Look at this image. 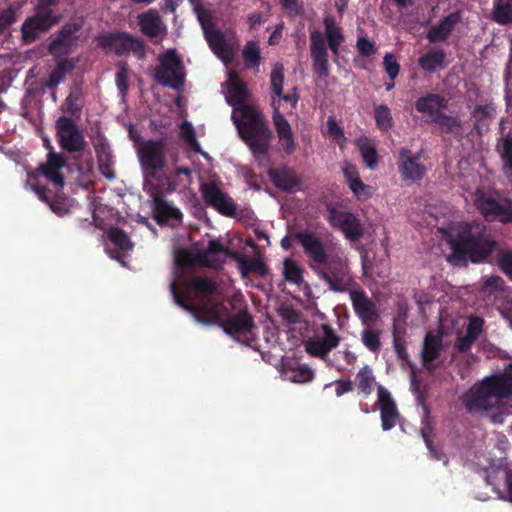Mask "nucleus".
Instances as JSON below:
<instances>
[{
  "label": "nucleus",
  "mask_w": 512,
  "mask_h": 512,
  "mask_svg": "<svg viewBox=\"0 0 512 512\" xmlns=\"http://www.w3.org/2000/svg\"><path fill=\"white\" fill-rule=\"evenodd\" d=\"M233 251L225 248L218 240H210L206 250L194 253L191 250L179 248L174 251L175 280L170 284V291L174 301L191 312L198 322L220 323L225 332L237 341L248 343L254 339V324L250 315L241 310L237 313H228L222 304V297L215 282L207 278H194L185 286V297L190 304L184 303L177 291L182 285L185 273L195 265L208 266L214 269L222 267L226 258H230Z\"/></svg>",
  "instance_id": "nucleus-1"
},
{
  "label": "nucleus",
  "mask_w": 512,
  "mask_h": 512,
  "mask_svg": "<svg viewBox=\"0 0 512 512\" xmlns=\"http://www.w3.org/2000/svg\"><path fill=\"white\" fill-rule=\"evenodd\" d=\"M223 88L228 104L234 107L232 119L241 138L252 151L256 161L262 164L269 148L270 129L256 107L245 102L248 92L235 72H229Z\"/></svg>",
  "instance_id": "nucleus-2"
},
{
  "label": "nucleus",
  "mask_w": 512,
  "mask_h": 512,
  "mask_svg": "<svg viewBox=\"0 0 512 512\" xmlns=\"http://www.w3.org/2000/svg\"><path fill=\"white\" fill-rule=\"evenodd\" d=\"M512 396V363L503 372L485 377L464 395L463 403L469 412H486L492 423L502 424L509 412Z\"/></svg>",
  "instance_id": "nucleus-3"
},
{
  "label": "nucleus",
  "mask_w": 512,
  "mask_h": 512,
  "mask_svg": "<svg viewBox=\"0 0 512 512\" xmlns=\"http://www.w3.org/2000/svg\"><path fill=\"white\" fill-rule=\"evenodd\" d=\"M447 241L453 254L448 261L457 264L458 258H467L473 263H480L492 253L496 246L486 227L477 221L450 222L438 228Z\"/></svg>",
  "instance_id": "nucleus-4"
},
{
  "label": "nucleus",
  "mask_w": 512,
  "mask_h": 512,
  "mask_svg": "<svg viewBox=\"0 0 512 512\" xmlns=\"http://www.w3.org/2000/svg\"><path fill=\"white\" fill-rule=\"evenodd\" d=\"M270 84L272 89V122L278 137V143L280 148L287 155H291L296 149V142L292 127L286 119L285 114L292 112L299 97L295 88H292L289 92L283 94L284 69L280 64H276L273 67L270 75Z\"/></svg>",
  "instance_id": "nucleus-5"
},
{
  "label": "nucleus",
  "mask_w": 512,
  "mask_h": 512,
  "mask_svg": "<svg viewBox=\"0 0 512 512\" xmlns=\"http://www.w3.org/2000/svg\"><path fill=\"white\" fill-rule=\"evenodd\" d=\"M166 147L160 141H147L138 148V157L144 175V190L147 193H153V187H159L160 190L172 192L176 189L175 178L180 175H190L188 168L178 167L173 170L166 169L163 177L160 172L165 167Z\"/></svg>",
  "instance_id": "nucleus-6"
},
{
  "label": "nucleus",
  "mask_w": 512,
  "mask_h": 512,
  "mask_svg": "<svg viewBox=\"0 0 512 512\" xmlns=\"http://www.w3.org/2000/svg\"><path fill=\"white\" fill-rule=\"evenodd\" d=\"M325 34L318 30L310 33V52L313 62V70L321 79H326L329 75L328 46L334 55L339 54V48L344 42L342 28L336 23L335 19L327 15L323 20Z\"/></svg>",
  "instance_id": "nucleus-7"
},
{
  "label": "nucleus",
  "mask_w": 512,
  "mask_h": 512,
  "mask_svg": "<svg viewBox=\"0 0 512 512\" xmlns=\"http://www.w3.org/2000/svg\"><path fill=\"white\" fill-rule=\"evenodd\" d=\"M80 24L68 23L59 31L55 39L49 45V52L57 58V67L50 74L46 86L53 88L61 83L65 75L74 68V61L63 56L70 53L75 44V33L79 30Z\"/></svg>",
  "instance_id": "nucleus-8"
},
{
  "label": "nucleus",
  "mask_w": 512,
  "mask_h": 512,
  "mask_svg": "<svg viewBox=\"0 0 512 512\" xmlns=\"http://www.w3.org/2000/svg\"><path fill=\"white\" fill-rule=\"evenodd\" d=\"M56 2L57 0H40V7L36 14L22 25V37L25 42H33L61 20L60 14H55L48 8Z\"/></svg>",
  "instance_id": "nucleus-9"
},
{
  "label": "nucleus",
  "mask_w": 512,
  "mask_h": 512,
  "mask_svg": "<svg viewBox=\"0 0 512 512\" xmlns=\"http://www.w3.org/2000/svg\"><path fill=\"white\" fill-rule=\"evenodd\" d=\"M159 66L155 70L156 80L167 87L179 89L184 84L185 73L180 57L174 49L160 54Z\"/></svg>",
  "instance_id": "nucleus-10"
},
{
  "label": "nucleus",
  "mask_w": 512,
  "mask_h": 512,
  "mask_svg": "<svg viewBox=\"0 0 512 512\" xmlns=\"http://www.w3.org/2000/svg\"><path fill=\"white\" fill-rule=\"evenodd\" d=\"M325 218L333 229L342 232L349 241H357L364 235L363 224L351 211L329 204L326 208Z\"/></svg>",
  "instance_id": "nucleus-11"
},
{
  "label": "nucleus",
  "mask_w": 512,
  "mask_h": 512,
  "mask_svg": "<svg viewBox=\"0 0 512 512\" xmlns=\"http://www.w3.org/2000/svg\"><path fill=\"white\" fill-rule=\"evenodd\" d=\"M340 337L328 324H322L315 333L307 338L303 345L305 351L313 357L320 358L326 363L330 352L340 344Z\"/></svg>",
  "instance_id": "nucleus-12"
},
{
  "label": "nucleus",
  "mask_w": 512,
  "mask_h": 512,
  "mask_svg": "<svg viewBox=\"0 0 512 512\" xmlns=\"http://www.w3.org/2000/svg\"><path fill=\"white\" fill-rule=\"evenodd\" d=\"M326 265L330 273L319 270V276L327 283L330 290L334 292L346 291L352 283V278L347 271L343 253L337 254V258L329 261Z\"/></svg>",
  "instance_id": "nucleus-13"
},
{
  "label": "nucleus",
  "mask_w": 512,
  "mask_h": 512,
  "mask_svg": "<svg viewBox=\"0 0 512 512\" xmlns=\"http://www.w3.org/2000/svg\"><path fill=\"white\" fill-rule=\"evenodd\" d=\"M201 23L205 38L214 52V54L220 58L225 65L231 61L235 54L234 45L224 39V36L206 20L202 14L198 15Z\"/></svg>",
  "instance_id": "nucleus-14"
},
{
  "label": "nucleus",
  "mask_w": 512,
  "mask_h": 512,
  "mask_svg": "<svg viewBox=\"0 0 512 512\" xmlns=\"http://www.w3.org/2000/svg\"><path fill=\"white\" fill-rule=\"evenodd\" d=\"M56 133L60 146L69 152L82 150L84 137L75 122L68 117H59L56 121Z\"/></svg>",
  "instance_id": "nucleus-15"
},
{
  "label": "nucleus",
  "mask_w": 512,
  "mask_h": 512,
  "mask_svg": "<svg viewBox=\"0 0 512 512\" xmlns=\"http://www.w3.org/2000/svg\"><path fill=\"white\" fill-rule=\"evenodd\" d=\"M445 349L443 344V333L441 331H430L426 334L421 351L422 362L425 368L433 370L442 362V352Z\"/></svg>",
  "instance_id": "nucleus-16"
},
{
  "label": "nucleus",
  "mask_w": 512,
  "mask_h": 512,
  "mask_svg": "<svg viewBox=\"0 0 512 512\" xmlns=\"http://www.w3.org/2000/svg\"><path fill=\"white\" fill-rule=\"evenodd\" d=\"M397 166L402 179L406 182L418 181L426 173V168L421 162V156L404 148L399 151Z\"/></svg>",
  "instance_id": "nucleus-17"
},
{
  "label": "nucleus",
  "mask_w": 512,
  "mask_h": 512,
  "mask_svg": "<svg viewBox=\"0 0 512 512\" xmlns=\"http://www.w3.org/2000/svg\"><path fill=\"white\" fill-rule=\"evenodd\" d=\"M153 193H148L153 202V212L155 219L159 224H174L179 223L182 220V212L170 201L163 198L159 187H153Z\"/></svg>",
  "instance_id": "nucleus-18"
},
{
  "label": "nucleus",
  "mask_w": 512,
  "mask_h": 512,
  "mask_svg": "<svg viewBox=\"0 0 512 512\" xmlns=\"http://www.w3.org/2000/svg\"><path fill=\"white\" fill-rule=\"evenodd\" d=\"M295 239L302 246L306 256L316 264H328L330 261L322 240L310 230H302L295 234Z\"/></svg>",
  "instance_id": "nucleus-19"
},
{
  "label": "nucleus",
  "mask_w": 512,
  "mask_h": 512,
  "mask_svg": "<svg viewBox=\"0 0 512 512\" xmlns=\"http://www.w3.org/2000/svg\"><path fill=\"white\" fill-rule=\"evenodd\" d=\"M201 192L205 202L218 212L227 216H232L235 213L236 208L233 200L223 193L216 184L203 183Z\"/></svg>",
  "instance_id": "nucleus-20"
},
{
  "label": "nucleus",
  "mask_w": 512,
  "mask_h": 512,
  "mask_svg": "<svg viewBox=\"0 0 512 512\" xmlns=\"http://www.w3.org/2000/svg\"><path fill=\"white\" fill-rule=\"evenodd\" d=\"M137 18L140 30L147 37L161 41L167 35V26L156 10H148Z\"/></svg>",
  "instance_id": "nucleus-21"
},
{
  "label": "nucleus",
  "mask_w": 512,
  "mask_h": 512,
  "mask_svg": "<svg viewBox=\"0 0 512 512\" xmlns=\"http://www.w3.org/2000/svg\"><path fill=\"white\" fill-rule=\"evenodd\" d=\"M377 394L381 411L382 429L387 431L396 425L399 419V413L390 392L386 388L379 386Z\"/></svg>",
  "instance_id": "nucleus-22"
},
{
  "label": "nucleus",
  "mask_w": 512,
  "mask_h": 512,
  "mask_svg": "<svg viewBox=\"0 0 512 512\" xmlns=\"http://www.w3.org/2000/svg\"><path fill=\"white\" fill-rule=\"evenodd\" d=\"M111 48L118 54L132 52L137 58L145 57V48L143 42L126 33L113 34L109 37Z\"/></svg>",
  "instance_id": "nucleus-23"
},
{
  "label": "nucleus",
  "mask_w": 512,
  "mask_h": 512,
  "mask_svg": "<svg viewBox=\"0 0 512 512\" xmlns=\"http://www.w3.org/2000/svg\"><path fill=\"white\" fill-rule=\"evenodd\" d=\"M350 299L357 316L363 324H369L376 320L377 312L375 304L367 297L363 290H350Z\"/></svg>",
  "instance_id": "nucleus-24"
},
{
  "label": "nucleus",
  "mask_w": 512,
  "mask_h": 512,
  "mask_svg": "<svg viewBox=\"0 0 512 512\" xmlns=\"http://www.w3.org/2000/svg\"><path fill=\"white\" fill-rule=\"evenodd\" d=\"M66 162L62 155L50 152L47 156L46 163L40 166L41 174L52 182L56 187L64 186V178L60 170L65 167Z\"/></svg>",
  "instance_id": "nucleus-25"
},
{
  "label": "nucleus",
  "mask_w": 512,
  "mask_h": 512,
  "mask_svg": "<svg viewBox=\"0 0 512 512\" xmlns=\"http://www.w3.org/2000/svg\"><path fill=\"white\" fill-rule=\"evenodd\" d=\"M230 258L237 263L242 278H247L250 274L263 277L268 273L267 266L261 257L249 258L245 254L233 252Z\"/></svg>",
  "instance_id": "nucleus-26"
},
{
  "label": "nucleus",
  "mask_w": 512,
  "mask_h": 512,
  "mask_svg": "<svg viewBox=\"0 0 512 512\" xmlns=\"http://www.w3.org/2000/svg\"><path fill=\"white\" fill-rule=\"evenodd\" d=\"M460 16L458 13H452L446 16L437 25L432 26L428 33L427 38L430 42L444 41L453 30L454 26L459 22Z\"/></svg>",
  "instance_id": "nucleus-27"
},
{
  "label": "nucleus",
  "mask_w": 512,
  "mask_h": 512,
  "mask_svg": "<svg viewBox=\"0 0 512 512\" xmlns=\"http://www.w3.org/2000/svg\"><path fill=\"white\" fill-rule=\"evenodd\" d=\"M445 106V99L439 95H427L419 98L416 102V109L423 114H427L431 121L441 113Z\"/></svg>",
  "instance_id": "nucleus-28"
},
{
  "label": "nucleus",
  "mask_w": 512,
  "mask_h": 512,
  "mask_svg": "<svg viewBox=\"0 0 512 512\" xmlns=\"http://www.w3.org/2000/svg\"><path fill=\"white\" fill-rule=\"evenodd\" d=\"M445 53L441 49H432L423 54L419 60V66L426 72L433 73L444 67Z\"/></svg>",
  "instance_id": "nucleus-29"
},
{
  "label": "nucleus",
  "mask_w": 512,
  "mask_h": 512,
  "mask_svg": "<svg viewBox=\"0 0 512 512\" xmlns=\"http://www.w3.org/2000/svg\"><path fill=\"white\" fill-rule=\"evenodd\" d=\"M356 145L359 149L361 157L365 165L370 169L374 170L378 163L376 144L373 140L366 137L357 139Z\"/></svg>",
  "instance_id": "nucleus-30"
},
{
  "label": "nucleus",
  "mask_w": 512,
  "mask_h": 512,
  "mask_svg": "<svg viewBox=\"0 0 512 512\" xmlns=\"http://www.w3.org/2000/svg\"><path fill=\"white\" fill-rule=\"evenodd\" d=\"M357 361V355L352 352L349 348H345L343 350H339L333 354V356H329L326 359V365L330 367H334L338 371H342L345 369L344 364L348 366H353Z\"/></svg>",
  "instance_id": "nucleus-31"
},
{
  "label": "nucleus",
  "mask_w": 512,
  "mask_h": 512,
  "mask_svg": "<svg viewBox=\"0 0 512 512\" xmlns=\"http://www.w3.org/2000/svg\"><path fill=\"white\" fill-rule=\"evenodd\" d=\"M493 20L501 25L512 22V0H494L492 9Z\"/></svg>",
  "instance_id": "nucleus-32"
},
{
  "label": "nucleus",
  "mask_w": 512,
  "mask_h": 512,
  "mask_svg": "<svg viewBox=\"0 0 512 512\" xmlns=\"http://www.w3.org/2000/svg\"><path fill=\"white\" fill-rule=\"evenodd\" d=\"M497 151L502 159L506 174L512 177V136L510 134L503 136L499 140Z\"/></svg>",
  "instance_id": "nucleus-33"
},
{
  "label": "nucleus",
  "mask_w": 512,
  "mask_h": 512,
  "mask_svg": "<svg viewBox=\"0 0 512 512\" xmlns=\"http://www.w3.org/2000/svg\"><path fill=\"white\" fill-rule=\"evenodd\" d=\"M180 137L194 152L208 158V154L201 149V146L196 139L195 129L190 122L183 121L180 124Z\"/></svg>",
  "instance_id": "nucleus-34"
},
{
  "label": "nucleus",
  "mask_w": 512,
  "mask_h": 512,
  "mask_svg": "<svg viewBox=\"0 0 512 512\" xmlns=\"http://www.w3.org/2000/svg\"><path fill=\"white\" fill-rule=\"evenodd\" d=\"M495 108L492 105L477 106L472 115L475 120V127L480 132L486 128L495 117Z\"/></svg>",
  "instance_id": "nucleus-35"
},
{
  "label": "nucleus",
  "mask_w": 512,
  "mask_h": 512,
  "mask_svg": "<svg viewBox=\"0 0 512 512\" xmlns=\"http://www.w3.org/2000/svg\"><path fill=\"white\" fill-rule=\"evenodd\" d=\"M356 381L358 389L361 393H363L366 396L371 394L375 384V377L373 375L371 368L368 365H365L359 370V372L356 375Z\"/></svg>",
  "instance_id": "nucleus-36"
},
{
  "label": "nucleus",
  "mask_w": 512,
  "mask_h": 512,
  "mask_svg": "<svg viewBox=\"0 0 512 512\" xmlns=\"http://www.w3.org/2000/svg\"><path fill=\"white\" fill-rule=\"evenodd\" d=\"M381 332L375 329L366 328L362 330L360 339L362 344L371 352L379 353L381 349Z\"/></svg>",
  "instance_id": "nucleus-37"
},
{
  "label": "nucleus",
  "mask_w": 512,
  "mask_h": 512,
  "mask_svg": "<svg viewBox=\"0 0 512 512\" xmlns=\"http://www.w3.org/2000/svg\"><path fill=\"white\" fill-rule=\"evenodd\" d=\"M273 183L285 191H293L299 185L295 175L288 171H281L272 175Z\"/></svg>",
  "instance_id": "nucleus-38"
},
{
  "label": "nucleus",
  "mask_w": 512,
  "mask_h": 512,
  "mask_svg": "<svg viewBox=\"0 0 512 512\" xmlns=\"http://www.w3.org/2000/svg\"><path fill=\"white\" fill-rule=\"evenodd\" d=\"M108 238L111 243L122 251H130L133 244L127 234L119 228H111L108 233Z\"/></svg>",
  "instance_id": "nucleus-39"
},
{
  "label": "nucleus",
  "mask_w": 512,
  "mask_h": 512,
  "mask_svg": "<svg viewBox=\"0 0 512 512\" xmlns=\"http://www.w3.org/2000/svg\"><path fill=\"white\" fill-rule=\"evenodd\" d=\"M474 201L477 208L482 212V214L486 218L492 219L498 201L486 197L481 191L476 192Z\"/></svg>",
  "instance_id": "nucleus-40"
},
{
  "label": "nucleus",
  "mask_w": 512,
  "mask_h": 512,
  "mask_svg": "<svg viewBox=\"0 0 512 512\" xmlns=\"http://www.w3.org/2000/svg\"><path fill=\"white\" fill-rule=\"evenodd\" d=\"M374 113L375 121L379 129L387 131L392 128L393 118L391 110L386 105L376 106Z\"/></svg>",
  "instance_id": "nucleus-41"
},
{
  "label": "nucleus",
  "mask_w": 512,
  "mask_h": 512,
  "mask_svg": "<svg viewBox=\"0 0 512 512\" xmlns=\"http://www.w3.org/2000/svg\"><path fill=\"white\" fill-rule=\"evenodd\" d=\"M314 375V371L307 365L298 366L287 373V377L291 382L301 384L312 381Z\"/></svg>",
  "instance_id": "nucleus-42"
},
{
  "label": "nucleus",
  "mask_w": 512,
  "mask_h": 512,
  "mask_svg": "<svg viewBox=\"0 0 512 512\" xmlns=\"http://www.w3.org/2000/svg\"><path fill=\"white\" fill-rule=\"evenodd\" d=\"M432 122L436 123L446 133H456L461 128V123L457 118L442 113L436 115Z\"/></svg>",
  "instance_id": "nucleus-43"
},
{
  "label": "nucleus",
  "mask_w": 512,
  "mask_h": 512,
  "mask_svg": "<svg viewBox=\"0 0 512 512\" xmlns=\"http://www.w3.org/2000/svg\"><path fill=\"white\" fill-rule=\"evenodd\" d=\"M284 277L287 281L299 285L303 281L302 269L292 259L284 261Z\"/></svg>",
  "instance_id": "nucleus-44"
},
{
  "label": "nucleus",
  "mask_w": 512,
  "mask_h": 512,
  "mask_svg": "<svg viewBox=\"0 0 512 512\" xmlns=\"http://www.w3.org/2000/svg\"><path fill=\"white\" fill-rule=\"evenodd\" d=\"M32 189L42 201L50 205L51 210L57 215L62 216L68 212V208L64 204L57 201L50 202V196L45 187H32Z\"/></svg>",
  "instance_id": "nucleus-45"
},
{
  "label": "nucleus",
  "mask_w": 512,
  "mask_h": 512,
  "mask_svg": "<svg viewBox=\"0 0 512 512\" xmlns=\"http://www.w3.org/2000/svg\"><path fill=\"white\" fill-rule=\"evenodd\" d=\"M492 219H498L501 222L512 221V202L508 200L498 201Z\"/></svg>",
  "instance_id": "nucleus-46"
},
{
  "label": "nucleus",
  "mask_w": 512,
  "mask_h": 512,
  "mask_svg": "<svg viewBox=\"0 0 512 512\" xmlns=\"http://www.w3.org/2000/svg\"><path fill=\"white\" fill-rule=\"evenodd\" d=\"M243 58L249 66H257L260 61V49L256 42H248L243 50Z\"/></svg>",
  "instance_id": "nucleus-47"
},
{
  "label": "nucleus",
  "mask_w": 512,
  "mask_h": 512,
  "mask_svg": "<svg viewBox=\"0 0 512 512\" xmlns=\"http://www.w3.org/2000/svg\"><path fill=\"white\" fill-rule=\"evenodd\" d=\"M279 316L288 324H296L300 321L301 314L289 305H282L278 309Z\"/></svg>",
  "instance_id": "nucleus-48"
},
{
  "label": "nucleus",
  "mask_w": 512,
  "mask_h": 512,
  "mask_svg": "<svg viewBox=\"0 0 512 512\" xmlns=\"http://www.w3.org/2000/svg\"><path fill=\"white\" fill-rule=\"evenodd\" d=\"M128 67L125 63L118 65V71L116 74V85L120 93L124 96L128 90Z\"/></svg>",
  "instance_id": "nucleus-49"
},
{
  "label": "nucleus",
  "mask_w": 512,
  "mask_h": 512,
  "mask_svg": "<svg viewBox=\"0 0 512 512\" xmlns=\"http://www.w3.org/2000/svg\"><path fill=\"white\" fill-rule=\"evenodd\" d=\"M383 64L385 67V71L388 74V76L390 77V79L395 80V78L398 76L399 71H400V65L396 61L395 56L391 53H387L384 56Z\"/></svg>",
  "instance_id": "nucleus-50"
},
{
  "label": "nucleus",
  "mask_w": 512,
  "mask_h": 512,
  "mask_svg": "<svg viewBox=\"0 0 512 512\" xmlns=\"http://www.w3.org/2000/svg\"><path fill=\"white\" fill-rule=\"evenodd\" d=\"M328 135L333 138L337 143L343 144L345 136L342 128L337 124L335 118L329 117L327 121Z\"/></svg>",
  "instance_id": "nucleus-51"
},
{
  "label": "nucleus",
  "mask_w": 512,
  "mask_h": 512,
  "mask_svg": "<svg viewBox=\"0 0 512 512\" xmlns=\"http://www.w3.org/2000/svg\"><path fill=\"white\" fill-rule=\"evenodd\" d=\"M498 265L501 270L512 280V250H505L499 254Z\"/></svg>",
  "instance_id": "nucleus-52"
},
{
  "label": "nucleus",
  "mask_w": 512,
  "mask_h": 512,
  "mask_svg": "<svg viewBox=\"0 0 512 512\" xmlns=\"http://www.w3.org/2000/svg\"><path fill=\"white\" fill-rule=\"evenodd\" d=\"M504 281L500 276L491 275L482 282V289L485 292L493 293L503 288Z\"/></svg>",
  "instance_id": "nucleus-53"
},
{
  "label": "nucleus",
  "mask_w": 512,
  "mask_h": 512,
  "mask_svg": "<svg viewBox=\"0 0 512 512\" xmlns=\"http://www.w3.org/2000/svg\"><path fill=\"white\" fill-rule=\"evenodd\" d=\"M483 320L479 317H471L469 319L468 327H467V334L471 336V338L477 339L483 328Z\"/></svg>",
  "instance_id": "nucleus-54"
},
{
  "label": "nucleus",
  "mask_w": 512,
  "mask_h": 512,
  "mask_svg": "<svg viewBox=\"0 0 512 512\" xmlns=\"http://www.w3.org/2000/svg\"><path fill=\"white\" fill-rule=\"evenodd\" d=\"M348 185L358 199L366 198L368 196L369 187L365 185L360 178L353 179V181L349 182Z\"/></svg>",
  "instance_id": "nucleus-55"
},
{
  "label": "nucleus",
  "mask_w": 512,
  "mask_h": 512,
  "mask_svg": "<svg viewBox=\"0 0 512 512\" xmlns=\"http://www.w3.org/2000/svg\"><path fill=\"white\" fill-rule=\"evenodd\" d=\"M357 48L364 56H370L376 51L375 44L364 37L357 40Z\"/></svg>",
  "instance_id": "nucleus-56"
},
{
  "label": "nucleus",
  "mask_w": 512,
  "mask_h": 512,
  "mask_svg": "<svg viewBox=\"0 0 512 512\" xmlns=\"http://www.w3.org/2000/svg\"><path fill=\"white\" fill-rule=\"evenodd\" d=\"M16 20V11L8 8L0 12V32Z\"/></svg>",
  "instance_id": "nucleus-57"
},
{
  "label": "nucleus",
  "mask_w": 512,
  "mask_h": 512,
  "mask_svg": "<svg viewBox=\"0 0 512 512\" xmlns=\"http://www.w3.org/2000/svg\"><path fill=\"white\" fill-rule=\"evenodd\" d=\"M332 385H335L336 387V395L338 397L344 395L345 393L349 392L352 390V384L350 381H345V380H336L334 382H331V383H327L325 384L324 388H328Z\"/></svg>",
  "instance_id": "nucleus-58"
},
{
  "label": "nucleus",
  "mask_w": 512,
  "mask_h": 512,
  "mask_svg": "<svg viewBox=\"0 0 512 512\" xmlns=\"http://www.w3.org/2000/svg\"><path fill=\"white\" fill-rule=\"evenodd\" d=\"M475 340V338H471V336L466 333L465 336L458 338L456 347L460 352H466L470 349Z\"/></svg>",
  "instance_id": "nucleus-59"
},
{
  "label": "nucleus",
  "mask_w": 512,
  "mask_h": 512,
  "mask_svg": "<svg viewBox=\"0 0 512 512\" xmlns=\"http://www.w3.org/2000/svg\"><path fill=\"white\" fill-rule=\"evenodd\" d=\"M342 170H343V174L348 183L353 181V179L359 178V174H358V170H357L356 166H354L350 163H345Z\"/></svg>",
  "instance_id": "nucleus-60"
},
{
  "label": "nucleus",
  "mask_w": 512,
  "mask_h": 512,
  "mask_svg": "<svg viewBox=\"0 0 512 512\" xmlns=\"http://www.w3.org/2000/svg\"><path fill=\"white\" fill-rule=\"evenodd\" d=\"M512 63H509L506 71V95L505 98L507 102L512 100V72H511Z\"/></svg>",
  "instance_id": "nucleus-61"
},
{
  "label": "nucleus",
  "mask_w": 512,
  "mask_h": 512,
  "mask_svg": "<svg viewBox=\"0 0 512 512\" xmlns=\"http://www.w3.org/2000/svg\"><path fill=\"white\" fill-rule=\"evenodd\" d=\"M66 111L72 115H77L80 111V106L77 103V99L73 97L72 94H70L66 101Z\"/></svg>",
  "instance_id": "nucleus-62"
},
{
  "label": "nucleus",
  "mask_w": 512,
  "mask_h": 512,
  "mask_svg": "<svg viewBox=\"0 0 512 512\" xmlns=\"http://www.w3.org/2000/svg\"><path fill=\"white\" fill-rule=\"evenodd\" d=\"M283 8L289 13L297 12V0H280Z\"/></svg>",
  "instance_id": "nucleus-63"
},
{
  "label": "nucleus",
  "mask_w": 512,
  "mask_h": 512,
  "mask_svg": "<svg viewBox=\"0 0 512 512\" xmlns=\"http://www.w3.org/2000/svg\"><path fill=\"white\" fill-rule=\"evenodd\" d=\"M178 6V0H164L161 8L165 12H174Z\"/></svg>",
  "instance_id": "nucleus-64"
}]
</instances>
